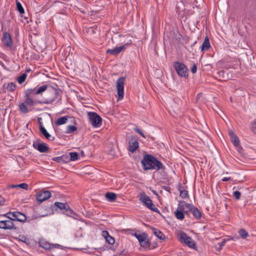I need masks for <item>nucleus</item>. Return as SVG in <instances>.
Instances as JSON below:
<instances>
[{"mask_svg": "<svg viewBox=\"0 0 256 256\" xmlns=\"http://www.w3.org/2000/svg\"><path fill=\"white\" fill-rule=\"evenodd\" d=\"M47 85H43L38 88H28L25 92V103L29 106H33L36 104H52L56 98H58L60 90L57 88L50 86V92L54 93V96L44 101L36 100L32 98L34 95L41 94L46 91L48 88Z\"/></svg>", "mask_w": 256, "mask_h": 256, "instance_id": "1", "label": "nucleus"}, {"mask_svg": "<svg viewBox=\"0 0 256 256\" xmlns=\"http://www.w3.org/2000/svg\"><path fill=\"white\" fill-rule=\"evenodd\" d=\"M142 164L144 170H158L163 168L162 163L150 154H146L144 156Z\"/></svg>", "mask_w": 256, "mask_h": 256, "instance_id": "2", "label": "nucleus"}, {"mask_svg": "<svg viewBox=\"0 0 256 256\" xmlns=\"http://www.w3.org/2000/svg\"><path fill=\"white\" fill-rule=\"evenodd\" d=\"M52 209L58 210L66 215L71 216L73 214V210L70 208L66 203H62L60 202H55L54 204L52 206Z\"/></svg>", "mask_w": 256, "mask_h": 256, "instance_id": "3", "label": "nucleus"}, {"mask_svg": "<svg viewBox=\"0 0 256 256\" xmlns=\"http://www.w3.org/2000/svg\"><path fill=\"white\" fill-rule=\"evenodd\" d=\"M138 197L140 200L148 208L155 212H158V210L154 204L150 196H147L144 192L140 193Z\"/></svg>", "mask_w": 256, "mask_h": 256, "instance_id": "4", "label": "nucleus"}, {"mask_svg": "<svg viewBox=\"0 0 256 256\" xmlns=\"http://www.w3.org/2000/svg\"><path fill=\"white\" fill-rule=\"evenodd\" d=\"M26 242L27 245L30 244L31 241H22ZM40 246L46 249L51 250L53 248H62V246L58 244H52L48 242V241H32Z\"/></svg>", "mask_w": 256, "mask_h": 256, "instance_id": "5", "label": "nucleus"}, {"mask_svg": "<svg viewBox=\"0 0 256 256\" xmlns=\"http://www.w3.org/2000/svg\"><path fill=\"white\" fill-rule=\"evenodd\" d=\"M174 67L178 74L181 77H188V69L183 63L176 62L174 63Z\"/></svg>", "mask_w": 256, "mask_h": 256, "instance_id": "6", "label": "nucleus"}, {"mask_svg": "<svg viewBox=\"0 0 256 256\" xmlns=\"http://www.w3.org/2000/svg\"><path fill=\"white\" fill-rule=\"evenodd\" d=\"M89 120L94 128H98L102 124V118L95 112H88V113Z\"/></svg>", "mask_w": 256, "mask_h": 256, "instance_id": "7", "label": "nucleus"}, {"mask_svg": "<svg viewBox=\"0 0 256 256\" xmlns=\"http://www.w3.org/2000/svg\"><path fill=\"white\" fill-rule=\"evenodd\" d=\"M124 77H120L116 80V90L118 95V100H122L124 98Z\"/></svg>", "mask_w": 256, "mask_h": 256, "instance_id": "8", "label": "nucleus"}, {"mask_svg": "<svg viewBox=\"0 0 256 256\" xmlns=\"http://www.w3.org/2000/svg\"><path fill=\"white\" fill-rule=\"evenodd\" d=\"M140 247L146 250H150L157 247L156 241H138Z\"/></svg>", "mask_w": 256, "mask_h": 256, "instance_id": "9", "label": "nucleus"}, {"mask_svg": "<svg viewBox=\"0 0 256 256\" xmlns=\"http://www.w3.org/2000/svg\"><path fill=\"white\" fill-rule=\"evenodd\" d=\"M51 192L50 190H42L36 196V200L40 202L48 200L51 196Z\"/></svg>", "mask_w": 256, "mask_h": 256, "instance_id": "10", "label": "nucleus"}, {"mask_svg": "<svg viewBox=\"0 0 256 256\" xmlns=\"http://www.w3.org/2000/svg\"><path fill=\"white\" fill-rule=\"evenodd\" d=\"M33 147L42 153L48 152L49 151V147L44 142L33 143Z\"/></svg>", "mask_w": 256, "mask_h": 256, "instance_id": "11", "label": "nucleus"}, {"mask_svg": "<svg viewBox=\"0 0 256 256\" xmlns=\"http://www.w3.org/2000/svg\"><path fill=\"white\" fill-rule=\"evenodd\" d=\"M2 42L3 44L8 47L11 48L12 46V39L10 34L8 32H5L3 34V37L2 38Z\"/></svg>", "mask_w": 256, "mask_h": 256, "instance_id": "12", "label": "nucleus"}, {"mask_svg": "<svg viewBox=\"0 0 256 256\" xmlns=\"http://www.w3.org/2000/svg\"><path fill=\"white\" fill-rule=\"evenodd\" d=\"M131 43L128 42L122 46L116 47L112 49H108L106 50V53L114 56H117L121 52L122 50L125 49L126 46H128Z\"/></svg>", "mask_w": 256, "mask_h": 256, "instance_id": "13", "label": "nucleus"}, {"mask_svg": "<svg viewBox=\"0 0 256 256\" xmlns=\"http://www.w3.org/2000/svg\"><path fill=\"white\" fill-rule=\"evenodd\" d=\"M139 147V143L138 140L134 138L131 139L128 143V150L132 153H134Z\"/></svg>", "mask_w": 256, "mask_h": 256, "instance_id": "14", "label": "nucleus"}, {"mask_svg": "<svg viewBox=\"0 0 256 256\" xmlns=\"http://www.w3.org/2000/svg\"><path fill=\"white\" fill-rule=\"evenodd\" d=\"M14 224L11 220L0 221V228L10 230L14 228Z\"/></svg>", "mask_w": 256, "mask_h": 256, "instance_id": "15", "label": "nucleus"}, {"mask_svg": "<svg viewBox=\"0 0 256 256\" xmlns=\"http://www.w3.org/2000/svg\"><path fill=\"white\" fill-rule=\"evenodd\" d=\"M190 206L189 212H191L193 216L196 219H200L202 217L200 211L193 205H188Z\"/></svg>", "mask_w": 256, "mask_h": 256, "instance_id": "16", "label": "nucleus"}, {"mask_svg": "<svg viewBox=\"0 0 256 256\" xmlns=\"http://www.w3.org/2000/svg\"><path fill=\"white\" fill-rule=\"evenodd\" d=\"M52 160L60 164L67 163L69 162L68 155L66 154L60 156L54 157Z\"/></svg>", "mask_w": 256, "mask_h": 256, "instance_id": "17", "label": "nucleus"}, {"mask_svg": "<svg viewBox=\"0 0 256 256\" xmlns=\"http://www.w3.org/2000/svg\"><path fill=\"white\" fill-rule=\"evenodd\" d=\"M131 234L135 236L138 240H148V234L144 232H142L140 231H136L134 232H132Z\"/></svg>", "mask_w": 256, "mask_h": 256, "instance_id": "18", "label": "nucleus"}, {"mask_svg": "<svg viewBox=\"0 0 256 256\" xmlns=\"http://www.w3.org/2000/svg\"><path fill=\"white\" fill-rule=\"evenodd\" d=\"M188 205H191L190 204L186 203L185 202H180L178 204V206L177 210L184 212L185 214H187L188 212V210H186L185 208H187L188 210L190 209V206H188Z\"/></svg>", "mask_w": 256, "mask_h": 256, "instance_id": "19", "label": "nucleus"}, {"mask_svg": "<svg viewBox=\"0 0 256 256\" xmlns=\"http://www.w3.org/2000/svg\"><path fill=\"white\" fill-rule=\"evenodd\" d=\"M15 216L14 218V221H19L21 222H24L26 220V216L19 212H14V214H13Z\"/></svg>", "mask_w": 256, "mask_h": 256, "instance_id": "20", "label": "nucleus"}, {"mask_svg": "<svg viewBox=\"0 0 256 256\" xmlns=\"http://www.w3.org/2000/svg\"><path fill=\"white\" fill-rule=\"evenodd\" d=\"M177 236L179 240H192L190 237L182 230H178L176 232Z\"/></svg>", "mask_w": 256, "mask_h": 256, "instance_id": "21", "label": "nucleus"}, {"mask_svg": "<svg viewBox=\"0 0 256 256\" xmlns=\"http://www.w3.org/2000/svg\"><path fill=\"white\" fill-rule=\"evenodd\" d=\"M40 131L41 134L48 140H53L54 139V138L52 136L44 126H40Z\"/></svg>", "mask_w": 256, "mask_h": 256, "instance_id": "22", "label": "nucleus"}, {"mask_svg": "<svg viewBox=\"0 0 256 256\" xmlns=\"http://www.w3.org/2000/svg\"><path fill=\"white\" fill-rule=\"evenodd\" d=\"M210 48V44L209 39L208 36H206L204 40L203 44L202 46V51H206Z\"/></svg>", "mask_w": 256, "mask_h": 256, "instance_id": "23", "label": "nucleus"}, {"mask_svg": "<svg viewBox=\"0 0 256 256\" xmlns=\"http://www.w3.org/2000/svg\"><path fill=\"white\" fill-rule=\"evenodd\" d=\"M16 84L14 82H10L7 85L4 84V88L6 89L8 91L12 92L16 89Z\"/></svg>", "mask_w": 256, "mask_h": 256, "instance_id": "24", "label": "nucleus"}, {"mask_svg": "<svg viewBox=\"0 0 256 256\" xmlns=\"http://www.w3.org/2000/svg\"><path fill=\"white\" fill-rule=\"evenodd\" d=\"M105 196L106 199L111 202H114L116 198V195L114 192H107Z\"/></svg>", "mask_w": 256, "mask_h": 256, "instance_id": "25", "label": "nucleus"}, {"mask_svg": "<svg viewBox=\"0 0 256 256\" xmlns=\"http://www.w3.org/2000/svg\"><path fill=\"white\" fill-rule=\"evenodd\" d=\"M184 214L185 213L184 212L180 211L178 210H176L174 212V216L176 218L179 220H183L184 218Z\"/></svg>", "mask_w": 256, "mask_h": 256, "instance_id": "26", "label": "nucleus"}, {"mask_svg": "<svg viewBox=\"0 0 256 256\" xmlns=\"http://www.w3.org/2000/svg\"><path fill=\"white\" fill-rule=\"evenodd\" d=\"M78 158V154L76 152H71L69 153L68 159L70 161H74L77 160Z\"/></svg>", "mask_w": 256, "mask_h": 256, "instance_id": "27", "label": "nucleus"}, {"mask_svg": "<svg viewBox=\"0 0 256 256\" xmlns=\"http://www.w3.org/2000/svg\"><path fill=\"white\" fill-rule=\"evenodd\" d=\"M102 236L105 239V240H114V238L110 236L108 232L106 230L102 231Z\"/></svg>", "mask_w": 256, "mask_h": 256, "instance_id": "28", "label": "nucleus"}, {"mask_svg": "<svg viewBox=\"0 0 256 256\" xmlns=\"http://www.w3.org/2000/svg\"><path fill=\"white\" fill-rule=\"evenodd\" d=\"M154 235L160 240H164V235L160 231L158 230L156 228H154Z\"/></svg>", "mask_w": 256, "mask_h": 256, "instance_id": "29", "label": "nucleus"}, {"mask_svg": "<svg viewBox=\"0 0 256 256\" xmlns=\"http://www.w3.org/2000/svg\"><path fill=\"white\" fill-rule=\"evenodd\" d=\"M182 242L186 246L188 247L192 248L195 250H196V243L194 241H182Z\"/></svg>", "mask_w": 256, "mask_h": 256, "instance_id": "30", "label": "nucleus"}, {"mask_svg": "<svg viewBox=\"0 0 256 256\" xmlns=\"http://www.w3.org/2000/svg\"><path fill=\"white\" fill-rule=\"evenodd\" d=\"M25 104L26 103H20L19 105L20 112L24 114L28 113L29 112Z\"/></svg>", "mask_w": 256, "mask_h": 256, "instance_id": "31", "label": "nucleus"}, {"mask_svg": "<svg viewBox=\"0 0 256 256\" xmlns=\"http://www.w3.org/2000/svg\"><path fill=\"white\" fill-rule=\"evenodd\" d=\"M238 234L242 239H246L248 236V232L244 228L238 230Z\"/></svg>", "mask_w": 256, "mask_h": 256, "instance_id": "32", "label": "nucleus"}, {"mask_svg": "<svg viewBox=\"0 0 256 256\" xmlns=\"http://www.w3.org/2000/svg\"><path fill=\"white\" fill-rule=\"evenodd\" d=\"M67 120H68V118L66 116L60 117V118H59L57 120L56 122V124L58 126H60V125L64 124L65 123H66Z\"/></svg>", "mask_w": 256, "mask_h": 256, "instance_id": "33", "label": "nucleus"}, {"mask_svg": "<svg viewBox=\"0 0 256 256\" xmlns=\"http://www.w3.org/2000/svg\"><path fill=\"white\" fill-rule=\"evenodd\" d=\"M27 74L26 73H23L20 76L17 78L16 80L20 84H22L26 80Z\"/></svg>", "mask_w": 256, "mask_h": 256, "instance_id": "34", "label": "nucleus"}, {"mask_svg": "<svg viewBox=\"0 0 256 256\" xmlns=\"http://www.w3.org/2000/svg\"><path fill=\"white\" fill-rule=\"evenodd\" d=\"M77 130V128L74 126H66V132L70 134Z\"/></svg>", "mask_w": 256, "mask_h": 256, "instance_id": "35", "label": "nucleus"}, {"mask_svg": "<svg viewBox=\"0 0 256 256\" xmlns=\"http://www.w3.org/2000/svg\"><path fill=\"white\" fill-rule=\"evenodd\" d=\"M231 141L232 142L233 144L236 147H238L240 146V140L238 136H234L233 137L231 138Z\"/></svg>", "mask_w": 256, "mask_h": 256, "instance_id": "36", "label": "nucleus"}, {"mask_svg": "<svg viewBox=\"0 0 256 256\" xmlns=\"http://www.w3.org/2000/svg\"><path fill=\"white\" fill-rule=\"evenodd\" d=\"M12 188H20L24 190H27L28 188V185L26 183H22L16 185H12Z\"/></svg>", "mask_w": 256, "mask_h": 256, "instance_id": "37", "label": "nucleus"}, {"mask_svg": "<svg viewBox=\"0 0 256 256\" xmlns=\"http://www.w3.org/2000/svg\"><path fill=\"white\" fill-rule=\"evenodd\" d=\"M16 8L18 10L20 14H23L24 12V9L20 3V2L16 0Z\"/></svg>", "mask_w": 256, "mask_h": 256, "instance_id": "38", "label": "nucleus"}, {"mask_svg": "<svg viewBox=\"0 0 256 256\" xmlns=\"http://www.w3.org/2000/svg\"><path fill=\"white\" fill-rule=\"evenodd\" d=\"M14 214V212H8V213L6 214H4V216L5 217L8 218L10 219V220H11L12 222V221H14V218H15V216L13 214Z\"/></svg>", "mask_w": 256, "mask_h": 256, "instance_id": "39", "label": "nucleus"}, {"mask_svg": "<svg viewBox=\"0 0 256 256\" xmlns=\"http://www.w3.org/2000/svg\"><path fill=\"white\" fill-rule=\"evenodd\" d=\"M225 242L226 241H222L220 242H218L217 245L215 246L216 249L217 251H219L222 249V247L224 245Z\"/></svg>", "mask_w": 256, "mask_h": 256, "instance_id": "40", "label": "nucleus"}, {"mask_svg": "<svg viewBox=\"0 0 256 256\" xmlns=\"http://www.w3.org/2000/svg\"><path fill=\"white\" fill-rule=\"evenodd\" d=\"M180 196L183 198H186L188 196V192L187 190H180Z\"/></svg>", "mask_w": 256, "mask_h": 256, "instance_id": "41", "label": "nucleus"}, {"mask_svg": "<svg viewBox=\"0 0 256 256\" xmlns=\"http://www.w3.org/2000/svg\"><path fill=\"white\" fill-rule=\"evenodd\" d=\"M233 196L236 200H238L240 199L241 193L239 191L236 190L233 192Z\"/></svg>", "mask_w": 256, "mask_h": 256, "instance_id": "42", "label": "nucleus"}, {"mask_svg": "<svg viewBox=\"0 0 256 256\" xmlns=\"http://www.w3.org/2000/svg\"><path fill=\"white\" fill-rule=\"evenodd\" d=\"M115 241H106L105 246L108 248H112L110 245H112L114 244Z\"/></svg>", "mask_w": 256, "mask_h": 256, "instance_id": "43", "label": "nucleus"}, {"mask_svg": "<svg viewBox=\"0 0 256 256\" xmlns=\"http://www.w3.org/2000/svg\"><path fill=\"white\" fill-rule=\"evenodd\" d=\"M134 130L137 132L138 133V134H140L142 136L143 138H146V136H144V133L142 132V131L140 129L138 128H134Z\"/></svg>", "mask_w": 256, "mask_h": 256, "instance_id": "44", "label": "nucleus"}, {"mask_svg": "<svg viewBox=\"0 0 256 256\" xmlns=\"http://www.w3.org/2000/svg\"><path fill=\"white\" fill-rule=\"evenodd\" d=\"M252 130L256 134V120L252 122Z\"/></svg>", "mask_w": 256, "mask_h": 256, "instance_id": "45", "label": "nucleus"}, {"mask_svg": "<svg viewBox=\"0 0 256 256\" xmlns=\"http://www.w3.org/2000/svg\"><path fill=\"white\" fill-rule=\"evenodd\" d=\"M197 68L196 64H194L191 68V72L192 74H195L196 72Z\"/></svg>", "mask_w": 256, "mask_h": 256, "instance_id": "46", "label": "nucleus"}, {"mask_svg": "<svg viewBox=\"0 0 256 256\" xmlns=\"http://www.w3.org/2000/svg\"><path fill=\"white\" fill-rule=\"evenodd\" d=\"M4 202H5L4 198L0 196V204L1 206H2L4 204Z\"/></svg>", "mask_w": 256, "mask_h": 256, "instance_id": "47", "label": "nucleus"}, {"mask_svg": "<svg viewBox=\"0 0 256 256\" xmlns=\"http://www.w3.org/2000/svg\"><path fill=\"white\" fill-rule=\"evenodd\" d=\"M41 120H42V118H39L38 119V124H39V126H40H40H43L42 122H40Z\"/></svg>", "mask_w": 256, "mask_h": 256, "instance_id": "48", "label": "nucleus"}, {"mask_svg": "<svg viewBox=\"0 0 256 256\" xmlns=\"http://www.w3.org/2000/svg\"><path fill=\"white\" fill-rule=\"evenodd\" d=\"M224 70H221V71H220L219 72H218V74L220 76H222V78L224 77Z\"/></svg>", "mask_w": 256, "mask_h": 256, "instance_id": "49", "label": "nucleus"}, {"mask_svg": "<svg viewBox=\"0 0 256 256\" xmlns=\"http://www.w3.org/2000/svg\"><path fill=\"white\" fill-rule=\"evenodd\" d=\"M230 180V177H225L222 179V182H226Z\"/></svg>", "mask_w": 256, "mask_h": 256, "instance_id": "50", "label": "nucleus"}, {"mask_svg": "<svg viewBox=\"0 0 256 256\" xmlns=\"http://www.w3.org/2000/svg\"><path fill=\"white\" fill-rule=\"evenodd\" d=\"M229 134L230 136V138L233 137L234 136H236V135L234 134V133L232 131H230Z\"/></svg>", "mask_w": 256, "mask_h": 256, "instance_id": "51", "label": "nucleus"}, {"mask_svg": "<svg viewBox=\"0 0 256 256\" xmlns=\"http://www.w3.org/2000/svg\"><path fill=\"white\" fill-rule=\"evenodd\" d=\"M164 190H167L168 192H170V188L168 186H164Z\"/></svg>", "mask_w": 256, "mask_h": 256, "instance_id": "52", "label": "nucleus"}, {"mask_svg": "<svg viewBox=\"0 0 256 256\" xmlns=\"http://www.w3.org/2000/svg\"><path fill=\"white\" fill-rule=\"evenodd\" d=\"M222 240H230V239H228H228L224 238V239H222Z\"/></svg>", "mask_w": 256, "mask_h": 256, "instance_id": "53", "label": "nucleus"}]
</instances>
